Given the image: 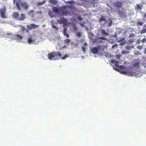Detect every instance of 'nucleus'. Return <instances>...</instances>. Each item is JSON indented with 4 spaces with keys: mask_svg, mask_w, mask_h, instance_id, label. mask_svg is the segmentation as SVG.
<instances>
[{
    "mask_svg": "<svg viewBox=\"0 0 146 146\" xmlns=\"http://www.w3.org/2000/svg\"><path fill=\"white\" fill-rule=\"evenodd\" d=\"M121 72L122 73V74H126L127 73V72L125 71H122Z\"/></svg>",
    "mask_w": 146,
    "mask_h": 146,
    "instance_id": "43",
    "label": "nucleus"
},
{
    "mask_svg": "<svg viewBox=\"0 0 146 146\" xmlns=\"http://www.w3.org/2000/svg\"><path fill=\"white\" fill-rule=\"evenodd\" d=\"M52 27L53 28L55 29L56 30H57L58 29L57 27L53 25H52Z\"/></svg>",
    "mask_w": 146,
    "mask_h": 146,
    "instance_id": "39",
    "label": "nucleus"
},
{
    "mask_svg": "<svg viewBox=\"0 0 146 146\" xmlns=\"http://www.w3.org/2000/svg\"><path fill=\"white\" fill-rule=\"evenodd\" d=\"M125 38H121L118 41V42H122L125 40Z\"/></svg>",
    "mask_w": 146,
    "mask_h": 146,
    "instance_id": "31",
    "label": "nucleus"
},
{
    "mask_svg": "<svg viewBox=\"0 0 146 146\" xmlns=\"http://www.w3.org/2000/svg\"><path fill=\"white\" fill-rule=\"evenodd\" d=\"M64 41L65 42V44L68 45L70 42V40L69 39H66L64 40Z\"/></svg>",
    "mask_w": 146,
    "mask_h": 146,
    "instance_id": "25",
    "label": "nucleus"
},
{
    "mask_svg": "<svg viewBox=\"0 0 146 146\" xmlns=\"http://www.w3.org/2000/svg\"><path fill=\"white\" fill-rule=\"evenodd\" d=\"M66 31H67V29L66 28H64L63 30V33L64 34H65L66 33Z\"/></svg>",
    "mask_w": 146,
    "mask_h": 146,
    "instance_id": "37",
    "label": "nucleus"
},
{
    "mask_svg": "<svg viewBox=\"0 0 146 146\" xmlns=\"http://www.w3.org/2000/svg\"><path fill=\"white\" fill-rule=\"evenodd\" d=\"M114 69L115 70H118V69H117V68H114Z\"/></svg>",
    "mask_w": 146,
    "mask_h": 146,
    "instance_id": "53",
    "label": "nucleus"
},
{
    "mask_svg": "<svg viewBox=\"0 0 146 146\" xmlns=\"http://www.w3.org/2000/svg\"><path fill=\"white\" fill-rule=\"evenodd\" d=\"M137 24L138 26L139 25L140 26H142L143 25V23L141 22H138L137 23Z\"/></svg>",
    "mask_w": 146,
    "mask_h": 146,
    "instance_id": "29",
    "label": "nucleus"
},
{
    "mask_svg": "<svg viewBox=\"0 0 146 146\" xmlns=\"http://www.w3.org/2000/svg\"><path fill=\"white\" fill-rule=\"evenodd\" d=\"M99 39L102 40H107L106 38H104V37H99Z\"/></svg>",
    "mask_w": 146,
    "mask_h": 146,
    "instance_id": "40",
    "label": "nucleus"
},
{
    "mask_svg": "<svg viewBox=\"0 0 146 146\" xmlns=\"http://www.w3.org/2000/svg\"><path fill=\"white\" fill-rule=\"evenodd\" d=\"M139 63L138 62H136V63H134L133 64V66H134L135 67L139 68Z\"/></svg>",
    "mask_w": 146,
    "mask_h": 146,
    "instance_id": "26",
    "label": "nucleus"
},
{
    "mask_svg": "<svg viewBox=\"0 0 146 146\" xmlns=\"http://www.w3.org/2000/svg\"><path fill=\"white\" fill-rule=\"evenodd\" d=\"M60 11L63 15H67L68 14V9L66 7H63L61 8Z\"/></svg>",
    "mask_w": 146,
    "mask_h": 146,
    "instance_id": "4",
    "label": "nucleus"
},
{
    "mask_svg": "<svg viewBox=\"0 0 146 146\" xmlns=\"http://www.w3.org/2000/svg\"><path fill=\"white\" fill-rule=\"evenodd\" d=\"M7 35H9L10 36L8 37L9 38H12L13 37V36L11 34H9V33H7Z\"/></svg>",
    "mask_w": 146,
    "mask_h": 146,
    "instance_id": "38",
    "label": "nucleus"
},
{
    "mask_svg": "<svg viewBox=\"0 0 146 146\" xmlns=\"http://www.w3.org/2000/svg\"><path fill=\"white\" fill-rule=\"evenodd\" d=\"M62 56V54L58 51L53 52L48 54V57L50 60H57L60 59Z\"/></svg>",
    "mask_w": 146,
    "mask_h": 146,
    "instance_id": "2",
    "label": "nucleus"
},
{
    "mask_svg": "<svg viewBox=\"0 0 146 146\" xmlns=\"http://www.w3.org/2000/svg\"><path fill=\"white\" fill-rule=\"evenodd\" d=\"M68 56L67 55H65L64 56L61 58V59L62 60H64L66 58H68Z\"/></svg>",
    "mask_w": 146,
    "mask_h": 146,
    "instance_id": "32",
    "label": "nucleus"
},
{
    "mask_svg": "<svg viewBox=\"0 0 146 146\" xmlns=\"http://www.w3.org/2000/svg\"><path fill=\"white\" fill-rule=\"evenodd\" d=\"M13 17L15 19H17L19 21L24 20L25 18V15L23 14H21L20 16L18 12H14L13 14Z\"/></svg>",
    "mask_w": 146,
    "mask_h": 146,
    "instance_id": "3",
    "label": "nucleus"
},
{
    "mask_svg": "<svg viewBox=\"0 0 146 146\" xmlns=\"http://www.w3.org/2000/svg\"><path fill=\"white\" fill-rule=\"evenodd\" d=\"M39 26L37 25H36L35 24H31L29 25H27V28L29 30H31L32 29H34L38 27Z\"/></svg>",
    "mask_w": 146,
    "mask_h": 146,
    "instance_id": "7",
    "label": "nucleus"
},
{
    "mask_svg": "<svg viewBox=\"0 0 146 146\" xmlns=\"http://www.w3.org/2000/svg\"><path fill=\"white\" fill-rule=\"evenodd\" d=\"M135 34L133 33H131L129 35V37L131 38L135 36Z\"/></svg>",
    "mask_w": 146,
    "mask_h": 146,
    "instance_id": "30",
    "label": "nucleus"
},
{
    "mask_svg": "<svg viewBox=\"0 0 146 146\" xmlns=\"http://www.w3.org/2000/svg\"><path fill=\"white\" fill-rule=\"evenodd\" d=\"M144 27H146V24H145L143 26V27L144 28Z\"/></svg>",
    "mask_w": 146,
    "mask_h": 146,
    "instance_id": "51",
    "label": "nucleus"
},
{
    "mask_svg": "<svg viewBox=\"0 0 146 146\" xmlns=\"http://www.w3.org/2000/svg\"><path fill=\"white\" fill-rule=\"evenodd\" d=\"M28 29H26L24 27H22L21 29V31L23 32H25L29 33V31Z\"/></svg>",
    "mask_w": 146,
    "mask_h": 146,
    "instance_id": "15",
    "label": "nucleus"
},
{
    "mask_svg": "<svg viewBox=\"0 0 146 146\" xmlns=\"http://www.w3.org/2000/svg\"><path fill=\"white\" fill-rule=\"evenodd\" d=\"M74 30L75 31H76L78 30V28L75 26H74Z\"/></svg>",
    "mask_w": 146,
    "mask_h": 146,
    "instance_id": "41",
    "label": "nucleus"
},
{
    "mask_svg": "<svg viewBox=\"0 0 146 146\" xmlns=\"http://www.w3.org/2000/svg\"><path fill=\"white\" fill-rule=\"evenodd\" d=\"M146 33V29L143 28L142 29L140 33L141 34H144Z\"/></svg>",
    "mask_w": 146,
    "mask_h": 146,
    "instance_id": "24",
    "label": "nucleus"
},
{
    "mask_svg": "<svg viewBox=\"0 0 146 146\" xmlns=\"http://www.w3.org/2000/svg\"><path fill=\"white\" fill-rule=\"evenodd\" d=\"M116 56L117 57H118H118H117V56H118V55H117V54H116Z\"/></svg>",
    "mask_w": 146,
    "mask_h": 146,
    "instance_id": "55",
    "label": "nucleus"
},
{
    "mask_svg": "<svg viewBox=\"0 0 146 146\" xmlns=\"http://www.w3.org/2000/svg\"><path fill=\"white\" fill-rule=\"evenodd\" d=\"M143 48V46L141 45L138 46H137V48L138 49L141 50Z\"/></svg>",
    "mask_w": 146,
    "mask_h": 146,
    "instance_id": "35",
    "label": "nucleus"
},
{
    "mask_svg": "<svg viewBox=\"0 0 146 146\" xmlns=\"http://www.w3.org/2000/svg\"><path fill=\"white\" fill-rule=\"evenodd\" d=\"M53 11L56 13H58V8L57 7H54L53 8Z\"/></svg>",
    "mask_w": 146,
    "mask_h": 146,
    "instance_id": "22",
    "label": "nucleus"
},
{
    "mask_svg": "<svg viewBox=\"0 0 146 146\" xmlns=\"http://www.w3.org/2000/svg\"><path fill=\"white\" fill-rule=\"evenodd\" d=\"M49 2L52 4L55 5L58 3V1L56 0H50Z\"/></svg>",
    "mask_w": 146,
    "mask_h": 146,
    "instance_id": "14",
    "label": "nucleus"
},
{
    "mask_svg": "<svg viewBox=\"0 0 146 146\" xmlns=\"http://www.w3.org/2000/svg\"><path fill=\"white\" fill-rule=\"evenodd\" d=\"M101 34L104 36H106L109 35V33H106L105 29H102L101 30Z\"/></svg>",
    "mask_w": 146,
    "mask_h": 146,
    "instance_id": "12",
    "label": "nucleus"
},
{
    "mask_svg": "<svg viewBox=\"0 0 146 146\" xmlns=\"http://www.w3.org/2000/svg\"><path fill=\"white\" fill-rule=\"evenodd\" d=\"M144 53L145 54H146V48H145V49H144Z\"/></svg>",
    "mask_w": 146,
    "mask_h": 146,
    "instance_id": "49",
    "label": "nucleus"
},
{
    "mask_svg": "<svg viewBox=\"0 0 146 146\" xmlns=\"http://www.w3.org/2000/svg\"><path fill=\"white\" fill-rule=\"evenodd\" d=\"M129 51H127L125 50H123L121 51V53L122 54H124V55L128 54L129 53Z\"/></svg>",
    "mask_w": 146,
    "mask_h": 146,
    "instance_id": "20",
    "label": "nucleus"
},
{
    "mask_svg": "<svg viewBox=\"0 0 146 146\" xmlns=\"http://www.w3.org/2000/svg\"><path fill=\"white\" fill-rule=\"evenodd\" d=\"M120 66H123L122 65H121Z\"/></svg>",
    "mask_w": 146,
    "mask_h": 146,
    "instance_id": "56",
    "label": "nucleus"
},
{
    "mask_svg": "<svg viewBox=\"0 0 146 146\" xmlns=\"http://www.w3.org/2000/svg\"><path fill=\"white\" fill-rule=\"evenodd\" d=\"M64 36H66L67 37H68L69 36V35L66 33L65 34H64Z\"/></svg>",
    "mask_w": 146,
    "mask_h": 146,
    "instance_id": "44",
    "label": "nucleus"
},
{
    "mask_svg": "<svg viewBox=\"0 0 146 146\" xmlns=\"http://www.w3.org/2000/svg\"><path fill=\"white\" fill-rule=\"evenodd\" d=\"M134 42V39L133 38L129 39L127 41V44H130Z\"/></svg>",
    "mask_w": 146,
    "mask_h": 146,
    "instance_id": "17",
    "label": "nucleus"
},
{
    "mask_svg": "<svg viewBox=\"0 0 146 146\" xmlns=\"http://www.w3.org/2000/svg\"><path fill=\"white\" fill-rule=\"evenodd\" d=\"M6 10L5 9H0V15L2 18H6L7 16L6 15Z\"/></svg>",
    "mask_w": 146,
    "mask_h": 146,
    "instance_id": "5",
    "label": "nucleus"
},
{
    "mask_svg": "<svg viewBox=\"0 0 146 146\" xmlns=\"http://www.w3.org/2000/svg\"><path fill=\"white\" fill-rule=\"evenodd\" d=\"M35 40H33L32 37H30L29 38L27 39V42L29 44H31L32 42H34Z\"/></svg>",
    "mask_w": 146,
    "mask_h": 146,
    "instance_id": "13",
    "label": "nucleus"
},
{
    "mask_svg": "<svg viewBox=\"0 0 146 146\" xmlns=\"http://www.w3.org/2000/svg\"><path fill=\"white\" fill-rule=\"evenodd\" d=\"M84 46H87V43L86 42H85L84 44Z\"/></svg>",
    "mask_w": 146,
    "mask_h": 146,
    "instance_id": "48",
    "label": "nucleus"
},
{
    "mask_svg": "<svg viewBox=\"0 0 146 146\" xmlns=\"http://www.w3.org/2000/svg\"><path fill=\"white\" fill-rule=\"evenodd\" d=\"M134 54L136 56H138L140 54V52L137 51L136 50H135L134 51Z\"/></svg>",
    "mask_w": 146,
    "mask_h": 146,
    "instance_id": "23",
    "label": "nucleus"
},
{
    "mask_svg": "<svg viewBox=\"0 0 146 146\" xmlns=\"http://www.w3.org/2000/svg\"><path fill=\"white\" fill-rule=\"evenodd\" d=\"M106 21V20L105 19V18L103 16H102L101 17L100 19L99 20V22H102V21Z\"/></svg>",
    "mask_w": 146,
    "mask_h": 146,
    "instance_id": "18",
    "label": "nucleus"
},
{
    "mask_svg": "<svg viewBox=\"0 0 146 146\" xmlns=\"http://www.w3.org/2000/svg\"><path fill=\"white\" fill-rule=\"evenodd\" d=\"M66 4L67 3H72V1H68L66 2L65 3Z\"/></svg>",
    "mask_w": 146,
    "mask_h": 146,
    "instance_id": "46",
    "label": "nucleus"
},
{
    "mask_svg": "<svg viewBox=\"0 0 146 146\" xmlns=\"http://www.w3.org/2000/svg\"><path fill=\"white\" fill-rule=\"evenodd\" d=\"M111 62L113 64H115V65L116 67H119V62L118 61H117L114 60H112L111 61Z\"/></svg>",
    "mask_w": 146,
    "mask_h": 146,
    "instance_id": "11",
    "label": "nucleus"
},
{
    "mask_svg": "<svg viewBox=\"0 0 146 146\" xmlns=\"http://www.w3.org/2000/svg\"><path fill=\"white\" fill-rule=\"evenodd\" d=\"M100 48V46H98L97 47H93L91 49V51L93 54H97L98 52V50Z\"/></svg>",
    "mask_w": 146,
    "mask_h": 146,
    "instance_id": "6",
    "label": "nucleus"
},
{
    "mask_svg": "<svg viewBox=\"0 0 146 146\" xmlns=\"http://www.w3.org/2000/svg\"><path fill=\"white\" fill-rule=\"evenodd\" d=\"M133 47V46H131L130 45H127V46H126L125 47V48L127 50H131V48H132Z\"/></svg>",
    "mask_w": 146,
    "mask_h": 146,
    "instance_id": "19",
    "label": "nucleus"
},
{
    "mask_svg": "<svg viewBox=\"0 0 146 146\" xmlns=\"http://www.w3.org/2000/svg\"><path fill=\"white\" fill-rule=\"evenodd\" d=\"M146 14H144V17H143V18L145 19L146 18Z\"/></svg>",
    "mask_w": 146,
    "mask_h": 146,
    "instance_id": "50",
    "label": "nucleus"
},
{
    "mask_svg": "<svg viewBox=\"0 0 146 146\" xmlns=\"http://www.w3.org/2000/svg\"><path fill=\"white\" fill-rule=\"evenodd\" d=\"M119 15L122 18H125L127 17V15L125 12H123L121 11H118Z\"/></svg>",
    "mask_w": 146,
    "mask_h": 146,
    "instance_id": "10",
    "label": "nucleus"
},
{
    "mask_svg": "<svg viewBox=\"0 0 146 146\" xmlns=\"http://www.w3.org/2000/svg\"><path fill=\"white\" fill-rule=\"evenodd\" d=\"M142 5H140L139 4H137L136 6V8L138 9H141L142 7Z\"/></svg>",
    "mask_w": 146,
    "mask_h": 146,
    "instance_id": "21",
    "label": "nucleus"
},
{
    "mask_svg": "<svg viewBox=\"0 0 146 146\" xmlns=\"http://www.w3.org/2000/svg\"><path fill=\"white\" fill-rule=\"evenodd\" d=\"M81 48L84 52L85 53L86 51V49H85V48L83 46H82V47Z\"/></svg>",
    "mask_w": 146,
    "mask_h": 146,
    "instance_id": "36",
    "label": "nucleus"
},
{
    "mask_svg": "<svg viewBox=\"0 0 146 146\" xmlns=\"http://www.w3.org/2000/svg\"><path fill=\"white\" fill-rule=\"evenodd\" d=\"M76 36L78 37H80L81 36V33L80 32H78L76 33Z\"/></svg>",
    "mask_w": 146,
    "mask_h": 146,
    "instance_id": "33",
    "label": "nucleus"
},
{
    "mask_svg": "<svg viewBox=\"0 0 146 146\" xmlns=\"http://www.w3.org/2000/svg\"><path fill=\"white\" fill-rule=\"evenodd\" d=\"M113 5L114 7L117 8H119L121 6V3L119 1L115 2L113 3Z\"/></svg>",
    "mask_w": 146,
    "mask_h": 146,
    "instance_id": "9",
    "label": "nucleus"
},
{
    "mask_svg": "<svg viewBox=\"0 0 146 146\" xmlns=\"http://www.w3.org/2000/svg\"><path fill=\"white\" fill-rule=\"evenodd\" d=\"M58 22H59L60 24H63L64 25L66 24L67 22V20L64 18H62L60 20L58 19L57 20Z\"/></svg>",
    "mask_w": 146,
    "mask_h": 146,
    "instance_id": "8",
    "label": "nucleus"
},
{
    "mask_svg": "<svg viewBox=\"0 0 146 146\" xmlns=\"http://www.w3.org/2000/svg\"><path fill=\"white\" fill-rule=\"evenodd\" d=\"M117 44H115L114 45H113L112 46V48H113L115 47H116L117 46Z\"/></svg>",
    "mask_w": 146,
    "mask_h": 146,
    "instance_id": "45",
    "label": "nucleus"
},
{
    "mask_svg": "<svg viewBox=\"0 0 146 146\" xmlns=\"http://www.w3.org/2000/svg\"><path fill=\"white\" fill-rule=\"evenodd\" d=\"M45 3V1H44L42 2H39L37 4V5L38 6H40L42 5L44 3Z\"/></svg>",
    "mask_w": 146,
    "mask_h": 146,
    "instance_id": "27",
    "label": "nucleus"
},
{
    "mask_svg": "<svg viewBox=\"0 0 146 146\" xmlns=\"http://www.w3.org/2000/svg\"><path fill=\"white\" fill-rule=\"evenodd\" d=\"M79 19L81 21V20H82V18H81V17H79Z\"/></svg>",
    "mask_w": 146,
    "mask_h": 146,
    "instance_id": "52",
    "label": "nucleus"
},
{
    "mask_svg": "<svg viewBox=\"0 0 146 146\" xmlns=\"http://www.w3.org/2000/svg\"><path fill=\"white\" fill-rule=\"evenodd\" d=\"M125 43V41H124V42H122L120 43V45H123Z\"/></svg>",
    "mask_w": 146,
    "mask_h": 146,
    "instance_id": "47",
    "label": "nucleus"
},
{
    "mask_svg": "<svg viewBox=\"0 0 146 146\" xmlns=\"http://www.w3.org/2000/svg\"><path fill=\"white\" fill-rule=\"evenodd\" d=\"M116 37H117V35H114V37L115 38H116Z\"/></svg>",
    "mask_w": 146,
    "mask_h": 146,
    "instance_id": "54",
    "label": "nucleus"
},
{
    "mask_svg": "<svg viewBox=\"0 0 146 146\" xmlns=\"http://www.w3.org/2000/svg\"><path fill=\"white\" fill-rule=\"evenodd\" d=\"M15 38L17 39H21L23 38V37L18 34L16 35H15Z\"/></svg>",
    "mask_w": 146,
    "mask_h": 146,
    "instance_id": "16",
    "label": "nucleus"
},
{
    "mask_svg": "<svg viewBox=\"0 0 146 146\" xmlns=\"http://www.w3.org/2000/svg\"><path fill=\"white\" fill-rule=\"evenodd\" d=\"M141 41V40L140 39H138L136 41V43L137 44H139L140 43Z\"/></svg>",
    "mask_w": 146,
    "mask_h": 146,
    "instance_id": "34",
    "label": "nucleus"
},
{
    "mask_svg": "<svg viewBox=\"0 0 146 146\" xmlns=\"http://www.w3.org/2000/svg\"><path fill=\"white\" fill-rule=\"evenodd\" d=\"M146 41V39L145 38H144L142 39L141 40V42L142 43H143Z\"/></svg>",
    "mask_w": 146,
    "mask_h": 146,
    "instance_id": "42",
    "label": "nucleus"
},
{
    "mask_svg": "<svg viewBox=\"0 0 146 146\" xmlns=\"http://www.w3.org/2000/svg\"><path fill=\"white\" fill-rule=\"evenodd\" d=\"M34 12V11L33 10H32L31 11H30V12H28V14L30 15H31V14H32V15H33V13Z\"/></svg>",
    "mask_w": 146,
    "mask_h": 146,
    "instance_id": "28",
    "label": "nucleus"
},
{
    "mask_svg": "<svg viewBox=\"0 0 146 146\" xmlns=\"http://www.w3.org/2000/svg\"><path fill=\"white\" fill-rule=\"evenodd\" d=\"M13 0L14 4L15 3V5L19 11L22 10V8L27 10L29 8V5L26 2L23 1L21 0Z\"/></svg>",
    "mask_w": 146,
    "mask_h": 146,
    "instance_id": "1",
    "label": "nucleus"
}]
</instances>
